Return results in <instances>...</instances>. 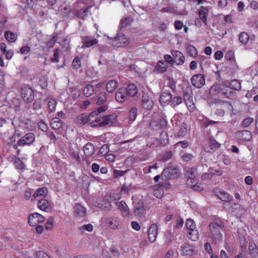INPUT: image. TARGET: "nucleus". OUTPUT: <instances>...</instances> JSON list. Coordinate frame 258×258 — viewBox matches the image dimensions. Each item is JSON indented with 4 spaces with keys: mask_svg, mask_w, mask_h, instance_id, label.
I'll use <instances>...</instances> for the list:
<instances>
[{
    "mask_svg": "<svg viewBox=\"0 0 258 258\" xmlns=\"http://www.w3.org/2000/svg\"><path fill=\"white\" fill-rule=\"evenodd\" d=\"M210 235L209 236L215 242L221 241L222 240V235L221 231L223 230V226L222 223L219 224L216 222H212L209 225Z\"/></svg>",
    "mask_w": 258,
    "mask_h": 258,
    "instance_id": "obj_1",
    "label": "nucleus"
},
{
    "mask_svg": "<svg viewBox=\"0 0 258 258\" xmlns=\"http://www.w3.org/2000/svg\"><path fill=\"white\" fill-rule=\"evenodd\" d=\"M214 89L215 91H218L222 96H225V97L229 99L233 100L236 97L237 93L236 91L229 86H220L217 85L212 87L211 90H213Z\"/></svg>",
    "mask_w": 258,
    "mask_h": 258,
    "instance_id": "obj_2",
    "label": "nucleus"
},
{
    "mask_svg": "<svg viewBox=\"0 0 258 258\" xmlns=\"http://www.w3.org/2000/svg\"><path fill=\"white\" fill-rule=\"evenodd\" d=\"M110 39L112 40V45L114 47H125L130 43L129 37L122 33H119L116 37Z\"/></svg>",
    "mask_w": 258,
    "mask_h": 258,
    "instance_id": "obj_3",
    "label": "nucleus"
},
{
    "mask_svg": "<svg viewBox=\"0 0 258 258\" xmlns=\"http://www.w3.org/2000/svg\"><path fill=\"white\" fill-rule=\"evenodd\" d=\"M179 175L178 169L172 165H169L162 171L161 177H165L167 179H173L178 177Z\"/></svg>",
    "mask_w": 258,
    "mask_h": 258,
    "instance_id": "obj_4",
    "label": "nucleus"
},
{
    "mask_svg": "<svg viewBox=\"0 0 258 258\" xmlns=\"http://www.w3.org/2000/svg\"><path fill=\"white\" fill-rule=\"evenodd\" d=\"M209 12V10L208 8L202 6L201 9L198 10V16L200 19H196L195 20L196 25L199 27H201L202 24L200 20H201L203 23L207 26V17Z\"/></svg>",
    "mask_w": 258,
    "mask_h": 258,
    "instance_id": "obj_5",
    "label": "nucleus"
},
{
    "mask_svg": "<svg viewBox=\"0 0 258 258\" xmlns=\"http://www.w3.org/2000/svg\"><path fill=\"white\" fill-rule=\"evenodd\" d=\"M21 96L25 102H32L34 98V91L30 87L25 85L21 88Z\"/></svg>",
    "mask_w": 258,
    "mask_h": 258,
    "instance_id": "obj_6",
    "label": "nucleus"
},
{
    "mask_svg": "<svg viewBox=\"0 0 258 258\" xmlns=\"http://www.w3.org/2000/svg\"><path fill=\"white\" fill-rule=\"evenodd\" d=\"M35 139V135L33 133H27L17 141V145L19 146H24L26 145H30L34 142Z\"/></svg>",
    "mask_w": 258,
    "mask_h": 258,
    "instance_id": "obj_7",
    "label": "nucleus"
},
{
    "mask_svg": "<svg viewBox=\"0 0 258 258\" xmlns=\"http://www.w3.org/2000/svg\"><path fill=\"white\" fill-rule=\"evenodd\" d=\"M99 126H111L116 122V116L113 114H109L102 116L101 115Z\"/></svg>",
    "mask_w": 258,
    "mask_h": 258,
    "instance_id": "obj_8",
    "label": "nucleus"
},
{
    "mask_svg": "<svg viewBox=\"0 0 258 258\" xmlns=\"http://www.w3.org/2000/svg\"><path fill=\"white\" fill-rule=\"evenodd\" d=\"M44 217L38 213H34L29 215L28 223L31 226H35L38 223L44 221Z\"/></svg>",
    "mask_w": 258,
    "mask_h": 258,
    "instance_id": "obj_9",
    "label": "nucleus"
},
{
    "mask_svg": "<svg viewBox=\"0 0 258 258\" xmlns=\"http://www.w3.org/2000/svg\"><path fill=\"white\" fill-rule=\"evenodd\" d=\"M191 82L194 87L201 88L205 84V78L204 75L196 74L192 77Z\"/></svg>",
    "mask_w": 258,
    "mask_h": 258,
    "instance_id": "obj_10",
    "label": "nucleus"
},
{
    "mask_svg": "<svg viewBox=\"0 0 258 258\" xmlns=\"http://www.w3.org/2000/svg\"><path fill=\"white\" fill-rule=\"evenodd\" d=\"M106 224L110 228L112 229H120L122 226L119 218L116 216L109 218L106 221Z\"/></svg>",
    "mask_w": 258,
    "mask_h": 258,
    "instance_id": "obj_11",
    "label": "nucleus"
},
{
    "mask_svg": "<svg viewBox=\"0 0 258 258\" xmlns=\"http://www.w3.org/2000/svg\"><path fill=\"white\" fill-rule=\"evenodd\" d=\"M88 117L89 124L92 127L99 126L101 115H99L97 112L92 111L88 115Z\"/></svg>",
    "mask_w": 258,
    "mask_h": 258,
    "instance_id": "obj_12",
    "label": "nucleus"
},
{
    "mask_svg": "<svg viewBox=\"0 0 258 258\" xmlns=\"http://www.w3.org/2000/svg\"><path fill=\"white\" fill-rule=\"evenodd\" d=\"M171 54L173 57V60L174 64L175 63L178 66L182 65L185 61V57L183 54L179 51L172 50Z\"/></svg>",
    "mask_w": 258,
    "mask_h": 258,
    "instance_id": "obj_13",
    "label": "nucleus"
},
{
    "mask_svg": "<svg viewBox=\"0 0 258 258\" xmlns=\"http://www.w3.org/2000/svg\"><path fill=\"white\" fill-rule=\"evenodd\" d=\"M145 211L144 203L142 200H139L137 203H135L134 213L135 216H141L145 213Z\"/></svg>",
    "mask_w": 258,
    "mask_h": 258,
    "instance_id": "obj_14",
    "label": "nucleus"
},
{
    "mask_svg": "<svg viewBox=\"0 0 258 258\" xmlns=\"http://www.w3.org/2000/svg\"><path fill=\"white\" fill-rule=\"evenodd\" d=\"M98 40L92 36H86L82 38V47H90L98 43Z\"/></svg>",
    "mask_w": 258,
    "mask_h": 258,
    "instance_id": "obj_15",
    "label": "nucleus"
},
{
    "mask_svg": "<svg viewBox=\"0 0 258 258\" xmlns=\"http://www.w3.org/2000/svg\"><path fill=\"white\" fill-rule=\"evenodd\" d=\"M90 7H87L80 10H76L73 11V14L78 18L82 19H85L90 15Z\"/></svg>",
    "mask_w": 258,
    "mask_h": 258,
    "instance_id": "obj_16",
    "label": "nucleus"
},
{
    "mask_svg": "<svg viewBox=\"0 0 258 258\" xmlns=\"http://www.w3.org/2000/svg\"><path fill=\"white\" fill-rule=\"evenodd\" d=\"M115 100L119 103L124 102L127 98L126 89L120 88L117 90L115 93Z\"/></svg>",
    "mask_w": 258,
    "mask_h": 258,
    "instance_id": "obj_17",
    "label": "nucleus"
},
{
    "mask_svg": "<svg viewBox=\"0 0 258 258\" xmlns=\"http://www.w3.org/2000/svg\"><path fill=\"white\" fill-rule=\"evenodd\" d=\"M158 227L156 224H152L148 231L149 240L153 242L155 241L157 235Z\"/></svg>",
    "mask_w": 258,
    "mask_h": 258,
    "instance_id": "obj_18",
    "label": "nucleus"
},
{
    "mask_svg": "<svg viewBox=\"0 0 258 258\" xmlns=\"http://www.w3.org/2000/svg\"><path fill=\"white\" fill-rule=\"evenodd\" d=\"M223 207L226 211L230 212H234L236 210H240V209H242L240 204L228 202L223 204Z\"/></svg>",
    "mask_w": 258,
    "mask_h": 258,
    "instance_id": "obj_19",
    "label": "nucleus"
},
{
    "mask_svg": "<svg viewBox=\"0 0 258 258\" xmlns=\"http://www.w3.org/2000/svg\"><path fill=\"white\" fill-rule=\"evenodd\" d=\"M19 127L25 128L28 131H32L34 128L35 125L31 119L26 118L24 120H20Z\"/></svg>",
    "mask_w": 258,
    "mask_h": 258,
    "instance_id": "obj_20",
    "label": "nucleus"
},
{
    "mask_svg": "<svg viewBox=\"0 0 258 258\" xmlns=\"http://www.w3.org/2000/svg\"><path fill=\"white\" fill-rule=\"evenodd\" d=\"M142 106L147 110H150L153 106L152 98L148 96L147 94H144L142 96Z\"/></svg>",
    "mask_w": 258,
    "mask_h": 258,
    "instance_id": "obj_21",
    "label": "nucleus"
},
{
    "mask_svg": "<svg viewBox=\"0 0 258 258\" xmlns=\"http://www.w3.org/2000/svg\"><path fill=\"white\" fill-rule=\"evenodd\" d=\"M181 253L183 255L190 256L194 252V247L188 243H184L181 246Z\"/></svg>",
    "mask_w": 258,
    "mask_h": 258,
    "instance_id": "obj_22",
    "label": "nucleus"
},
{
    "mask_svg": "<svg viewBox=\"0 0 258 258\" xmlns=\"http://www.w3.org/2000/svg\"><path fill=\"white\" fill-rule=\"evenodd\" d=\"M118 209L121 212L123 217H127L130 215V212L128 207L124 201H121L117 203Z\"/></svg>",
    "mask_w": 258,
    "mask_h": 258,
    "instance_id": "obj_23",
    "label": "nucleus"
},
{
    "mask_svg": "<svg viewBox=\"0 0 258 258\" xmlns=\"http://www.w3.org/2000/svg\"><path fill=\"white\" fill-rule=\"evenodd\" d=\"M38 207L39 209L45 212H49L51 210L50 203L47 200L44 199L39 200Z\"/></svg>",
    "mask_w": 258,
    "mask_h": 258,
    "instance_id": "obj_24",
    "label": "nucleus"
},
{
    "mask_svg": "<svg viewBox=\"0 0 258 258\" xmlns=\"http://www.w3.org/2000/svg\"><path fill=\"white\" fill-rule=\"evenodd\" d=\"M118 85V81L114 80H110L106 84V90L108 93H113L115 91Z\"/></svg>",
    "mask_w": 258,
    "mask_h": 258,
    "instance_id": "obj_25",
    "label": "nucleus"
},
{
    "mask_svg": "<svg viewBox=\"0 0 258 258\" xmlns=\"http://www.w3.org/2000/svg\"><path fill=\"white\" fill-rule=\"evenodd\" d=\"M74 213L76 216L83 217L86 215V209L79 204H77L74 207Z\"/></svg>",
    "mask_w": 258,
    "mask_h": 258,
    "instance_id": "obj_26",
    "label": "nucleus"
},
{
    "mask_svg": "<svg viewBox=\"0 0 258 258\" xmlns=\"http://www.w3.org/2000/svg\"><path fill=\"white\" fill-rule=\"evenodd\" d=\"M111 207L110 197L105 196L104 199L98 204V207L102 209L109 210Z\"/></svg>",
    "mask_w": 258,
    "mask_h": 258,
    "instance_id": "obj_27",
    "label": "nucleus"
},
{
    "mask_svg": "<svg viewBox=\"0 0 258 258\" xmlns=\"http://www.w3.org/2000/svg\"><path fill=\"white\" fill-rule=\"evenodd\" d=\"M168 67V65L166 62L160 60L158 62L155 70L158 73H162L167 71Z\"/></svg>",
    "mask_w": 258,
    "mask_h": 258,
    "instance_id": "obj_28",
    "label": "nucleus"
},
{
    "mask_svg": "<svg viewBox=\"0 0 258 258\" xmlns=\"http://www.w3.org/2000/svg\"><path fill=\"white\" fill-rule=\"evenodd\" d=\"M172 99V95L168 92H163L160 97L159 101L160 103L163 104H168Z\"/></svg>",
    "mask_w": 258,
    "mask_h": 258,
    "instance_id": "obj_29",
    "label": "nucleus"
},
{
    "mask_svg": "<svg viewBox=\"0 0 258 258\" xmlns=\"http://www.w3.org/2000/svg\"><path fill=\"white\" fill-rule=\"evenodd\" d=\"M84 152L86 157H91L95 152V147L91 143H87L84 147Z\"/></svg>",
    "mask_w": 258,
    "mask_h": 258,
    "instance_id": "obj_30",
    "label": "nucleus"
},
{
    "mask_svg": "<svg viewBox=\"0 0 258 258\" xmlns=\"http://www.w3.org/2000/svg\"><path fill=\"white\" fill-rule=\"evenodd\" d=\"M220 146L219 144L214 137H211L209 141V146L211 147V150L208 149L207 147H205V151L207 152H211V150L217 149Z\"/></svg>",
    "mask_w": 258,
    "mask_h": 258,
    "instance_id": "obj_31",
    "label": "nucleus"
},
{
    "mask_svg": "<svg viewBox=\"0 0 258 258\" xmlns=\"http://www.w3.org/2000/svg\"><path fill=\"white\" fill-rule=\"evenodd\" d=\"M216 195L221 201L225 202H229L231 200V197L227 192L224 190H221L219 192H216Z\"/></svg>",
    "mask_w": 258,
    "mask_h": 258,
    "instance_id": "obj_32",
    "label": "nucleus"
},
{
    "mask_svg": "<svg viewBox=\"0 0 258 258\" xmlns=\"http://www.w3.org/2000/svg\"><path fill=\"white\" fill-rule=\"evenodd\" d=\"M187 133L186 124L182 123L179 126L177 132L175 133L174 136L177 138L184 137Z\"/></svg>",
    "mask_w": 258,
    "mask_h": 258,
    "instance_id": "obj_33",
    "label": "nucleus"
},
{
    "mask_svg": "<svg viewBox=\"0 0 258 258\" xmlns=\"http://www.w3.org/2000/svg\"><path fill=\"white\" fill-rule=\"evenodd\" d=\"M184 175L187 178L196 177L197 170L193 167H185L184 169Z\"/></svg>",
    "mask_w": 258,
    "mask_h": 258,
    "instance_id": "obj_34",
    "label": "nucleus"
},
{
    "mask_svg": "<svg viewBox=\"0 0 258 258\" xmlns=\"http://www.w3.org/2000/svg\"><path fill=\"white\" fill-rule=\"evenodd\" d=\"M126 94L131 96H135L138 93V89L136 85L134 84H130L127 86L126 89Z\"/></svg>",
    "mask_w": 258,
    "mask_h": 258,
    "instance_id": "obj_35",
    "label": "nucleus"
},
{
    "mask_svg": "<svg viewBox=\"0 0 258 258\" xmlns=\"http://www.w3.org/2000/svg\"><path fill=\"white\" fill-rule=\"evenodd\" d=\"M62 125V121L59 117H54L52 119L51 126L54 130H58Z\"/></svg>",
    "mask_w": 258,
    "mask_h": 258,
    "instance_id": "obj_36",
    "label": "nucleus"
},
{
    "mask_svg": "<svg viewBox=\"0 0 258 258\" xmlns=\"http://www.w3.org/2000/svg\"><path fill=\"white\" fill-rule=\"evenodd\" d=\"M83 94L86 97H89L92 95L94 92V88L93 85H87L84 88Z\"/></svg>",
    "mask_w": 258,
    "mask_h": 258,
    "instance_id": "obj_37",
    "label": "nucleus"
},
{
    "mask_svg": "<svg viewBox=\"0 0 258 258\" xmlns=\"http://www.w3.org/2000/svg\"><path fill=\"white\" fill-rule=\"evenodd\" d=\"M159 140L160 144L162 146H165L169 141L168 136L167 132L165 131L161 132Z\"/></svg>",
    "mask_w": 258,
    "mask_h": 258,
    "instance_id": "obj_38",
    "label": "nucleus"
},
{
    "mask_svg": "<svg viewBox=\"0 0 258 258\" xmlns=\"http://www.w3.org/2000/svg\"><path fill=\"white\" fill-rule=\"evenodd\" d=\"M48 194V190L46 187H41L37 189L33 195V197L35 199L39 196L45 197Z\"/></svg>",
    "mask_w": 258,
    "mask_h": 258,
    "instance_id": "obj_39",
    "label": "nucleus"
},
{
    "mask_svg": "<svg viewBox=\"0 0 258 258\" xmlns=\"http://www.w3.org/2000/svg\"><path fill=\"white\" fill-rule=\"evenodd\" d=\"M133 22V19L131 17H127L121 20L120 25H119V29L121 30L122 28L126 27L128 26H130L132 22Z\"/></svg>",
    "mask_w": 258,
    "mask_h": 258,
    "instance_id": "obj_40",
    "label": "nucleus"
},
{
    "mask_svg": "<svg viewBox=\"0 0 258 258\" xmlns=\"http://www.w3.org/2000/svg\"><path fill=\"white\" fill-rule=\"evenodd\" d=\"M76 121L79 124H85L89 123L88 117L87 115L81 114L78 116L76 118Z\"/></svg>",
    "mask_w": 258,
    "mask_h": 258,
    "instance_id": "obj_41",
    "label": "nucleus"
},
{
    "mask_svg": "<svg viewBox=\"0 0 258 258\" xmlns=\"http://www.w3.org/2000/svg\"><path fill=\"white\" fill-rule=\"evenodd\" d=\"M5 37L10 42H14L16 40V34L10 31H7L5 32Z\"/></svg>",
    "mask_w": 258,
    "mask_h": 258,
    "instance_id": "obj_42",
    "label": "nucleus"
},
{
    "mask_svg": "<svg viewBox=\"0 0 258 258\" xmlns=\"http://www.w3.org/2000/svg\"><path fill=\"white\" fill-rule=\"evenodd\" d=\"M239 40L243 44H246L249 40V35L245 32H242L239 35Z\"/></svg>",
    "mask_w": 258,
    "mask_h": 258,
    "instance_id": "obj_43",
    "label": "nucleus"
},
{
    "mask_svg": "<svg viewBox=\"0 0 258 258\" xmlns=\"http://www.w3.org/2000/svg\"><path fill=\"white\" fill-rule=\"evenodd\" d=\"M188 233V238L193 241H195L199 238V232L196 228H194L193 230H190Z\"/></svg>",
    "mask_w": 258,
    "mask_h": 258,
    "instance_id": "obj_44",
    "label": "nucleus"
},
{
    "mask_svg": "<svg viewBox=\"0 0 258 258\" xmlns=\"http://www.w3.org/2000/svg\"><path fill=\"white\" fill-rule=\"evenodd\" d=\"M107 100V94L105 93H101L97 101V104L99 105H104Z\"/></svg>",
    "mask_w": 258,
    "mask_h": 258,
    "instance_id": "obj_45",
    "label": "nucleus"
},
{
    "mask_svg": "<svg viewBox=\"0 0 258 258\" xmlns=\"http://www.w3.org/2000/svg\"><path fill=\"white\" fill-rule=\"evenodd\" d=\"M187 51L189 55L195 58L198 55V51L193 45H189L187 47Z\"/></svg>",
    "mask_w": 258,
    "mask_h": 258,
    "instance_id": "obj_46",
    "label": "nucleus"
},
{
    "mask_svg": "<svg viewBox=\"0 0 258 258\" xmlns=\"http://www.w3.org/2000/svg\"><path fill=\"white\" fill-rule=\"evenodd\" d=\"M240 134H241V137L242 139L246 141H248L251 139L252 134L249 131L244 130L242 131Z\"/></svg>",
    "mask_w": 258,
    "mask_h": 258,
    "instance_id": "obj_47",
    "label": "nucleus"
},
{
    "mask_svg": "<svg viewBox=\"0 0 258 258\" xmlns=\"http://www.w3.org/2000/svg\"><path fill=\"white\" fill-rule=\"evenodd\" d=\"M230 88L233 90H240L241 89V85L240 82L237 80H233L230 82Z\"/></svg>",
    "mask_w": 258,
    "mask_h": 258,
    "instance_id": "obj_48",
    "label": "nucleus"
},
{
    "mask_svg": "<svg viewBox=\"0 0 258 258\" xmlns=\"http://www.w3.org/2000/svg\"><path fill=\"white\" fill-rule=\"evenodd\" d=\"M248 250L251 254L257 253L258 250L256 244L253 241H250L248 245Z\"/></svg>",
    "mask_w": 258,
    "mask_h": 258,
    "instance_id": "obj_49",
    "label": "nucleus"
},
{
    "mask_svg": "<svg viewBox=\"0 0 258 258\" xmlns=\"http://www.w3.org/2000/svg\"><path fill=\"white\" fill-rule=\"evenodd\" d=\"M57 102L55 100L51 99L48 102V106L49 112H52L55 110Z\"/></svg>",
    "mask_w": 258,
    "mask_h": 258,
    "instance_id": "obj_50",
    "label": "nucleus"
},
{
    "mask_svg": "<svg viewBox=\"0 0 258 258\" xmlns=\"http://www.w3.org/2000/svg\"><path fill=\"white\" fill-rule=\"evenodd\" d=\"M72 66L75 70H78L81 66V60L79 57H75L72 61Z\"/></svg>",
    "mask_w": 258,
    "mask_h": 258,
    "instance_id": "obj_51",
    "label": "nucleus"
},
{
    "mask_svg": "<svg viewBox=\"0 0 258 258\" xmlns=\"http://www.w3.org/2000/svg\"><path fill=\"white\" fill-rule=\"evenodd\" d=\"M138 109L136 107L132 108L129 112V119L131 121L134 120L137 116Z\"/></svg>",
    "mask_w": 258,
    "mask_h": 258,
    "instance_id": "obj_52",
    "label": "nucleus"
},
{
    "mask_svg": "<svg viewBox=\"0 0 258 258\" xmlns=\"http://www.w3.org/2000/svg\"><path fill=\"white\" fill-rule=\"evenodd\" d=\"M185 226L188 230H193L194 228H196V224L194 220L191 219H188L186 220Z\"/></svg>",
    "mask_w": 258,
    "mask_h": 258,
    "instance_id": "obj_53",
    "label": "nucleus"
},
{
    "mask_svg": "<svg viewBox=\"0 0 258 258\" xmlns=\"http://www.w3.org/2000/svg\"><path fill=\"white\" fill-rule=\"evenodd\" d=\"M42 107V100L41 99H36L33 103V109L38 110Z\"/></svg>",
    "mask_w": 258,
    "mask_h": 258,
    "instance_id": "obj_54",
    "label": "nucleus"
},
{
    "mask_svg": "<svg viewBox=\"0 0 258 258\" xmlns=\"http://www.w3.org/2000/svg\"><path fill=\"white\" fill-rule=\"evenodd\" d=\"M171 105L175 107L180 104L182 101V98L180 96H175L171 99Z\"/></svg>",
    "mask_w": 258,
    "mask_h": 258,
    "instance_id": "obj_55",
    "label": "nucleus"
},
{
    "mask_svg": "<svg viewBox=\"0 0 258 258\" xmlns=\"http://www.w3.org/2000/svg\"><path fill=\"white\" fill-rule=\"evenodd\" d=\"M253 122V119L250 117L245 118L242 121L241 126L243 127H248L252 122Z\"/></svg>",
    "mask_w": 258,
    "mask_h": 258,
    "instance_id": "obj_56",
    "label": "nucleus"
},
{
    "mask_svg": "<svg viewBox=\"0 0 258 258\" xmlns=\"http://www.w3.org/2000/svg\"><path fill=\"white\" fill-rule=\"evenodd\" d=\"M59 51L58 49H55L53 57L51 58L52 62H58L59 61Z\"/></svg>",
    "mask_w": 258,
    "mask_h": 258,
    "instance_id": "obj_57",
    "label": "nucleus"
},
{
    "mask_svg": "<svg viewBox=\"0 0 258 258\" xmlns=\"http://www.w3.org/2000/svg\"><path fill=\"white\" fill-rule=\"evenodd\" d=\"M53 218H50L48 219L47 222L45 223V228L46 230H51L53 228Z\"/></svg>",
    "mask_w": 258,
    "mask_h": 258,
    "instance_id": "obj_58",
    "label": "nucleus"
},
{
    "mask_svg": "<svg viewBox=\"0 0 258 258\" xmlns=\"http://www.w3.org/2000/svg\"><path fill=\"white\" fill-rule=\"evenodd\" d=\"M39 128L43 132H46L48 130V126L42 120H40L38 123Z\"/></svg>",
    "mask_w": 258,
    "mask_h": 258,
    "instance_id": "obj_59",
    "label": "nucleus"
},
{
    "mask_svg": "<svg viewBox=\"0 0 258 258\" xmlns=\"http://www.w3.org/2000/svg\"><path fill=\"white\" fill-rule=\"evenodd\" d=\"M197 182L196 177H191L187 178L186 181V184L189 187H192Z\"/></svg>",
    "mask_w": 258,
    "mask_h": 258,
    "instance_id": "obj_60",
    "label": "nucleus"
},
{
    "mask_svg": "<svg viewBox=\"0 0 258 258\" xmlns=\"http://www.w3.org/2000/svg\"><path fill=\"white\" fill-rule=\"evenodd\" d=\"M126 171L118 170L117 169H115L113 171V176L114 178H117L123 176L126 173Z\"/></svg>",
    "mask_w": 258,
    "mask_h": 258,
    "instance_id": "obj_61",
    "label": "nucleus"
},
{
    "mask_svg": "<svg viewBox=\"0 0 258 258\" xmlns=\"http://www.w3.org/2000/svg\"><path fill=\"white\" fill-rule=\"evenodd\" d=\"M153 195L157 198H161L163 195V191L160 189H155L153 191Z\"/></svg>",
    "mask_w": 258,
    "mask_h": 258,
    "instance_id": "obj_62",
    "label": "nucleus"
},
{
    "mask_svg": "<svg viewBox=\"0 0 258 258\" xmlns=\"http://www.w3.org/2000/svg\"><path fill=\"white\" fill-rule=\"evenodd\" d=\"M30 50L31 48L29 46H24L21 48L20 51L22 54L26 55L30 52Z\"/></svg>",
    "mask_w": 258,
    "mask_h": 258,
    "instance_id": "obj_63",
    "label": "nucleus"
},
{
    "mask_svg": "<svg viewBox=\"0 0 258 258\" xmlns=\"http://www.w3.org/2000/svg\"><path fill=\"white\" fill-rule=\"evenodd\" d=\"M35 255L36 258H50L49 256L43 251L36 252Z\"/></svg>",
    "mask_w": 258,
    "mask_h": 258,
    "instance_id": "obj_64",
    "label": "nucleus"
}]
</instances>
